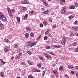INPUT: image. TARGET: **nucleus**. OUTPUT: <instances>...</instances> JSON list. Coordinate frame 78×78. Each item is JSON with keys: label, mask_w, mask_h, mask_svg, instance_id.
<instances>
[{"label": "nucleus", "mask_w": 78, "mask_h": 78, "mask_svg": "<svg viewBox=\"0 0 78 78\" xmlns=\"http://www.w3.org/2000/svg\"><path fill=\"white\" fill-rule=\"evenodd\" d=\"M8 11L10 17L12 18V17H13L12 13L14 12V11H15V10H14V9H12V10L10 8H8Z\"/></svg>", "instance_id": "nucleus-1"}, {"label": "nucleus", "mask_w": 78, "mask_h": 78, "mask_svg": "<svg viewBox=\"0 0 78 78\" xmlns=\"http://www.w3.org/2000/svg\"><path fill=\"white\" fill-rule=\"evenodd\" d=\"M0 18L1 20L4 22H6L7 20V19L3 15V14L2 12H0Z\"/></svg>", "instance_id": "nucleus-2"}, {"label": "nucleus", "mask_w": 78, "mask_h": 78, "mask_svg": "<svg viewBox=\"0 0 78 78\" xmlns=\"http://www.w3.org/2000/svg\"><path fill=\"white\" fill-rule=\"evenodd\" d=\"M61 44L62 45H65V44H66V38L63 37L62 41Z\"/></svg>", "instance_id": "nucleus-3"}, {"label": "nucleus", "mask_w": 78, "mask_h": 78, "mask_svg": "<svg viewBox=\"0 0 78 78\" xmlns=\"http://www.w3.org/2000/svg\"><path fill=\"white\" fill-rule=\"evenodd\" d=\"M66 11V7H63L62 9L61 12L62 14H64L65 12Z\"/></svg>", "instance_id": "nucleus-4"}, {"label": "nucleus", "mask_w": 78, "mask_h": 78, "mask_svg": "<svg viewBox=\"0 0 78 78\" xmlns=\"http://www.w3.org/2000/svg\"><path fill=\"white\" fill-rule=\"evenodd\" d=\"M30 3L29 1L24 0L21 2L22 4H28Z\"/></svg>", "instance_id": "nucleus-5"}, {"label": "nucleus", "mask_w": 78, "mask_h": 78, "mask_svg": "<svg viewBox=\"0 0 78 78\" xmlns=\"http://www.w3.org/2000/svg\"><path fill=\"white\" fill-rule=\"evenodd\" d=\"M33 72H39L41 71V70L38 69L34 68L33 69Z\"/></svg>", "instance_id": "nucleus-6"}, {"label": "nucleus", "mask_w": 78, "mask_h": 78, "mask_svg": "<svg viewBox=\"0 0 78 78\" xmlns=\"http://www.w3.org/2000/svg\"><path fill=\"white\" fill-rule=\"evenodd\" d=\"M53 47L54 48H60L61 45L59 44L54 45H53Z\"/></svg>", "instance_id": "nucleus-7"}, {"label": "nucleus", "mask_w": 78, "mask_h": 78, "mask_svg": "<svg viewBox=\"0 0 78 78\" xmlns=\"http://www.w3.org/2000/svg\"><path fill=\"white\" fill-rule=\"evenodd\" d=\"M52 72H53V73H54L56 76H58V72H57V71H56V70H53V72H52Z\"/></svg>", "instance_id": "nucleus-8"}, {"label": "nucleus", "mask_w": 78, "mask_h": 78, "mask_svg": "<svg viewBox=\"0 0 78 78\" xmlns=\"http://www.w3.org/2000/svg\"><path fill=\"white\" fill-rule=\"evenodd\" d=\"M46 58H47L48 59H52V57L49 55H46Z\"/></svg>", "instance_id": "nucleus-9"}, {"label": "nucleus", "mask_w": 78, "mask_h": 78, "mask_svg": "<svg viewBox=\"0 0 78 78\" xmlns=\"http://www.w3.org/2000/svg\"><path fill=\"white\" fill-rule=\"evenodd\" d=\"M9 50V48L8 47H6V48H5L4 49V51L5 52H8Z\"/></svg>", "instance_id": "nucleus-10"}, {"label": "nucleus", "mask_w": 78, "mask_h": 78, "mask_svg": "<svg viewBox=\"0 0 78 78\" xmlns=\"http://www.w3.org/2000/svg\"><path fill=\"white\" fill-rule=\"evenodd\" d=\"M17 23H20V17H17Z\"/></svg>", "instance_id": "nucleus-11"}, {"label": "nucleus", "mask_w": 78, "mask_h": 78, "mask_svg": "<svg viewBox=\"0 0 78 78\" xmlns=\"http://www.w3.org/2000/svg\"><path fill=\"white\" fill-rule=\"evenodd\" d=\"M68 69H71L72 70L73 67V66L69 65L68 66Z\"/></svg>", "instance_id": "nucleus-12"}, {"label": "nucleus", "mask_w": 78, "mask_h": 78, "mask_svg": "<svg viewBox=\"0 0 78 78\" xmlns=\"http://www.w3.org/2000/svg\"><path fill=\"white\" fill-rule=\"evenodd\" d=\"M26 29L27 31H30L31 30V28L30 27H26Z\"/></svg>", "instance_id": "nucleus-13"}, {"label": "nucleus", "mask_w": 78, "mask_h": 78, "mask_svg": "<svg viewBox=\"0 0 78 78\" xmlns=\"http://www.w3.org/2000/svg\"><path fill=\"white\" fill-rule=\"evenodd\" d=\"M36 44V42L33 43H31V45H30V47H33V46H34V45H35Z\"/></svg>", "instance_id": "nucleus-14"}, {"label": "nucleus", "mask_w": 78, "mask_h": 78, "mask_svg": "<svg viewBox=\"0 0 78 78\" xmlns=\"http://www.w3.org/2000/svg\"><path fill=\"white\" fill-rule=\"evenodd\" d=\"M4 41L6 42V43H8V44L9 43V41L7 39H4Z\"/></svg>", "instance_id": "nucleus-15"}, {"label": "nucleus", "mask_w": 78, "mask_h": 78, "mask_svg": "<svg viewBox=\"0 0 78 78\" xmlns=\"http://www.w3.org/2000/svg\"><path fill=\"white\" fill-rule=\"evenodd\" d=\"M0 76H2V77H4L5 76V75H4V73H3L1 72L0 73Z\"/></svg>", "instance_id": "nucleus-16"}, {"label": "nucleus", "mask_w": 78, "mask_h": 78, "mask_svg": "<svg viewBox=\"0 0 78 78\" xmlns=\"http://www.w3.org/2000/svg\"><path fill=\"white\" fill-rule=\"evenodd\" d=\"M64 3H65V0H61L60 4H61V5H64Z\"/></svg>", "instance_id": "nucleus-17"}, {"label": "nucleus", "mask_w": 78, "mask_h": 78, "mask_svg": "<svg viewBox=\"0 0 78 78\" xmlns=\"http://www.w3.org/2000/svg\"><path fill=\"white\" fill-rule=\"evenodd\" d=\"M27 62L29 65H32V62L30 60H28Z\"/></svg>", "instance_id": "nucleus-18"}, {"label": "nucleus", "mask_w": 78, "mask_h": 78, "mask_svg": "<svg viewBox=\"0 0 78 78\" xmlns=\"http://www.w3.org/2000/svg\"><path fill=\"white\" fill-rule=\"evenodd\" d=\"M46 48V49H50V48H51L48 45L45 46Z\"/></svg>", "instance_id": "nucleus-19"}, {"label": "nucleus", "mask_w": 78, "mask_h": 78, "mask_svg": "<svg viewBox=\"0 0 78 78\" xmlns=\"http://www.w3.org/2000/svg\"><path fill=\"white\" fill-rule=\"evenodd\" d=\"M34 33L31 32L30 33V36L31 37H34Z\"/></svg>", "instance_id": "nucleus-20"}, {"label": "nucleus", "mask_w": 78, "mask_h": 78, "mask_svg": "<svg viewBox=\"0 0 78 78\" xmlns=\"http://www.w3.org/2000/svg\"><path fill=\"white\" fill-rule=\"evenodd\" d=\"M75 17V15H72L71 16H69V19H72L73 17Z\"/></svg>", "instance_id": "nucleus-21"}, {"label": "nucleus", "mask_w": 78, "mask_h": 78, "mask_svg": "<svg viewBox=\"0 0 78 78\" xmlns=\"http://www.w3.org/2000/svg\"><path fill=\"white\" fill-rule=\"evenodd\" d=\"M25 36L26 38H28V34L27 33L26 34H25Z\"/></svg>", "instance_id": "nucleus-22"}, {"label": "nucleus", "mask_w": 78, "mask_h": 78, "mask_svg": "<svg viewBox=\"0 0 78 78\" xmlns=\"http://www.w3.org/2000/svg\"><path fill=\"white\" fill-rule=\"evenodd\" d=\"M28 16V14H26V15H25L24 18V19H27V18Z\"/></svg>", "instance_id": "nucleus-23"}, {"label": "nucleus", "mask_w": 78, "mask_h": 78, "mask_svg": "<svg viewBox=\"0 0 78 78\" xmlns=\"http://www.w3.org/2000/svg\"><path fill=\"white\" fill-rule=\"evenodd\" d=\"M43 3L44 5H45L46 6H48V3H46L45 2H43Z\"/></svg>", "instance_id": "nucleus-24"}, {"label": "nucleus", "mask_w": 78, "mask_h": 78, "mask_svg": "<svg viewBox=\"0 0 78 78\" xmlns=\"http://www.w3.org/2000/svg\"><path fill=\"white\" fill-rule=\"evenodd\" d=\"M75 6H70V8L71 9H75Z\"/></svg>", "instance_id": "nucleus-25"}, {"label": "nucleus", "mask_w": 78, "mask_h": 78, "mask_svg": "<svg viewBox=\"0 0 78 78\" xmlns=\"http://www.w3.org/2000/svg\"><path fill=\"white\" fill-rule=\"evenodd\" d=\"M63 68L62 66L60 67L59 68V70H63Z\"/></svg>", "instance_id": "nucleus-26"}, {"label": "nucleus", "mask_w": 78, "mask_h": 78, "mask_svg": "<svg viewBox=\"0 0 78 78\" xmlns=\"http://www.w3.org/2000/svg\"><path fill=\"white\" fill-rule=\"evenodd\" d=\"M74 30L75 31L78 30V27H75Z\"/></svg>", "instance_id": "nucleus-27"}, {"label": "nucleus", "mask_w": 78, "mask_h": 78, "mask_svg": "<svg viewBox=\"0 0 78 78\" xmlns=\"http://www.w3.org/2000/svg\"><path fill=\"white\" fill-rule=\"evenodd\" d=\"M43 24L45 25V26H47V22L46 21H44L43 22Z\"/></svg>", "instance_id": "nucleus-28"}, {"label": "nucleus", "mask_w": 78, "mask_h": 78, "mask_svg": "<svg viewBox=\"0 0 78 78\" xmlns=\"http://www.w3.org/2000/svg\"><path fill=\"white\" fill-rule=\"evenodd\" d=\"M0 27H2V28H4L3 24H2V23H0Z\"/></svg>", "instance_id": "nucleus-29"}, {"label": "nucleus", "mask_w": 78, "mask_h": 78, "mask_svg": "<svg viewBox=\"0 0 78 78\" xmlns=\"http://www.w3.org/2000/svg\"><path fill=\"white\" fill-rule=\"evenodd\" d=\"M48 38V37H47V36H46L44 38V41H46V40Z\"/></svg>", "instance_id": "nucleus-30"}, {"label": "nucleus", "mask_w": 78, "mask_h": 78, "mask_svg": "<svg viewBox=\"0 0 78 78\" xmlns=\"http://www.w3.org/2000/svg\"><path fill=\"white\" fill-rule=\"evenodd\" d=\"M41 37H42V36L40 35L38 37V38L37 39H38V40H39V39H41Z\"/></svg>", "instance_id": "nucleus-31"}, {"label": "nucleus", "mask_w": 78, "mask_h": 78, "mask_svg": "<svg viewBox=\"0 0 78 78\" xmlns=\"http://www.w3.org/2000/svg\"><path fill=\"white\" fill-rule=\"evenodd\" d=\"M21 64L22 66H25V63L24 62H21Z\"/></svg>", "instance_id": "nucleus-32"}, {"label": "nucleus", "mask_w": 78, "mask_h": 78, "mask_svg": "<svg viewBox=\"0 0 78 78\" xmlns=\"http://www.w3.org/2000/svg\"><path fill=\"white\" fill-rule=\"evenodd\" d=\"M30 13H31V14H33V12L34 13V11L32 10L29 11Z\"/></svg>", "instance_id": "nucleus-33"}, {"label": "nucleus", "mask_w": 78, "mask_h": 78, "mask_svg": "<svg viewBox=\"0 0 78 78\" xmlns=\"http://www.w3.org/2000/svg\"><path fill=\"white\" fill-rule=\"evenodd\" d=\"M49 53H50V54H51V55H55V54L53 52H49Z\"/></svg>", "instance_id": "nucleus-34"}, {"label": "nucleus", "mask_w": 78, "mask_h": 78, "mask_svg": "<svg viewBox=\"0 0 78 78\" xmlns=\"http://www.w3.org/2000/svg\"><path fill=\"white\" fill-rule=\"evenodd\" d=\"M74 3L75 5L76 6V7H78V4H77V3H76V2H75Z\"/></svg>", "instance_id": "nucleus-35"}, {"label": "nucleus", "mask_w": 78, "mask_h": 78, "mask_svg": "<svg viewBox=\"0 0 78 78\" xmlns=\"http://www.w3.org/2000/svg\"><path fill=\"white\" fill-rule=\"evenodd\" d=\"M31 42H28V43H27V45L28 46H29V45H30H30H31Z\"/></svg>", "instance_id": "nucleus-36"}, {"label": "nucleus", "mask_w": 78, "mask_h": 78, "mask_svg": "<svg viewBox=\"0 0 78 78\" xmlns=\"http://www.w3.org/2000/svg\"><path fill=\"white\" fill-rule=\"evenodd\" d=\"M45 71H44L43 72V73H42V76H44V75H45Z\"/></svg>", "instance_id": "nucleus-37"}, {"label": "nucleus", "mask_w": 78, "mask_h": 78, "mask_svg": "<svg viewBox=\"0 0 78 78\" xmlns=\"http://www.w3.org/2000/svg\"><path fill=\"white\" fill-rule=\"evenodd\" d=\"M70 36H74V34H73V33H71L70 34Z\"/></svg>", "instance_id": "nucleus-38"}, {"label": "nucleus", "mask_w": 78, "mask_h": 78, "mask_svg": "<svg viewBox=\"0 0 78 78\" xmlns=\"http://www.w3.org/2000/svg\"><path fill=\"white\" fill-rule=\"evenodd\" d=\"M28 78H33V76H31V75H29L28 76Z\"/></svg>", "instance_id": "nucleus-39"}, {"label": "nucleus", "mask_w": 78, "mask_h": 78, "mask_svg": "<svg viewBox=\"0 0 78 78\" xmlns=\"http://www.w3.org/2000/svg\"><path fill=\"white\" fill-rule=\"evenodd\" d=\"M27 53L29 55H31L32 53L31 51H27Z\"/></svg>", "instance_id": "nucleus-40"}, {"label": "nucleus", "mask_w": 78, "mask_h": 78, "mask_svg": "<svg viewBox=\"0 0 78 78\" xmlns=\"http://www.w3.org/2000/svg\"><path fill=\"white\" fill-rule=\"evenodd\" d=\"M18 47V46L16 45V44H15V45H14V48H17Z\"/></svg>", "instance_id": "nucleus-41"}, {"label": "nucleus", "mask_w": 78, "mask_h": 78, "mask_svg": "<svg viewBox=\"0 0 78 78\" xmlns=\"http://www.w3.org/2000/svg\"><path fill=\"white\" fill-rule=\"evenodd\" d=\"M22 9L23 10V11H24V10H25L26 9V7H23V8H22Z\"/></svg>", "instance_id": "nucleus-42"}, {"label": "nucleus", "mask_w": 78, "mask_h": 78, "mask_svg": "<svg viewBox=\"0 0 78 78\" xmlns=\"http://www.w3.org/2000/svg\"><path fill=\"white\" fill-rule=\"evenodd\" d=\"M39 58L40 59H41V60H44V58H42L41 57H39Z\"/></svg>", "instance_id": "nucleus-43"}, {"label": "nucleus", "mask_w": 78, "mask_h": 78, "mask_svg": "<svg viewBox=\"0 0 78 78\" xmlns=\"http://www.w3.org/2000/svg\"><path fill=\"white\" fill-rule=\"evenodd\" d=\"M73 46H76V43L74 42V43L73 44Z\"/></svg>", "instance_id": "nucleus-44"}, {"label": "nucleus", "mask_w": 78, "mask_h": 78, "mask_svg": "<svg viewBox=\"0 0 78 78\" xmlns=\"http://www.w3.org/2000/svg\"><path fill=\"white\" fill-rule=\"evenodd\" d=\"M48 36H49V37H51L52 39L53 38L52 37V36H51V34H48Z\"/></svg>", "instance_id": "nucleus-45"}, {"label": "nucleus", "mask_w": 78, "mask_h": 78, "mask_svg": "<svg viewBox=\"0 0 78 78\" xmlns=\"http://www.w3.org/2000/svg\"><path fill=\"white\" fill-rule=\"evenodd\" d=\"M9 75H10V76H13V73H10L9 74Z\"/></svg>", "instance_id": "nucleus-46"}, {"label": "nucleus", "mask_w": 78, "mask_h": 78, "mask_svg": "<svg viewBox=\"0 0 78 78\" xmlns=\"http://www.w3.org/2000/svg\"><path fill=\"white\" fill-rule=\"evenodd\" d=\"M48 31L47 30V31H46L45 33V34H48Z\"/></svg>", "instance_id": "nucleus-47"}, {"label": "nucleus", "mask_w": 78, "mask_h": 78, "mask_svg": "<svg viewBox=\"0 0 78 78\" xmlns=\"http://www.w3.org/2000/svg\"><path fill=\"white\" fill-rule=\"evenodd\" d=\"M77 22H78V21H75V22H74V24H77Z\"/></svg>", "instance_id": "nucleus-48"}, {"label": "nucleus", "mask_w": 78, "mask_h": 78, "mask_svg": "<svg viewBox=\"0 0 78 78\" xmlns=\"http://www.w3.org/2000/svg\"><path fill=\"white\" fill-rule=\"evenodd\" d=\"M38 67L40 68L41 67V65L40 64H39L38 66Z\"/></svg>", "instance_id": "nucleus-49"}, {"label": "nucleus", "mask_w": 78, "mask_h": 78, "mask_svg": "<svg viewBox=\"0 0 78 78\" xmlns=\"http://www.w3.org/2000/svg\"><path fill=\"white\" fill-rule=\"evenodd\" d=\"M19 55H20V56H22L23 55L22 53H20Z\"/></svg>", "instance_id": "nucleus-50"}, {"label": "nucleus", "mask_w": 78, "mask_h": 78, "mask_svg": "<svg viewBox=\"0 0 78 78\" xmlns=\"http://www.w3.org/2000/svg\"><path fill=\"white\" fill-rule=\"evenodd\" d=\"M40 27H43V24L42 23L40 25Z\"/></svg>", "instance_id": "nucleus-51"}, {"label": "nucleus", "mask_w": 78, "mask_h": 78, "mask_svg": "<svg viewBox=\"0 0 78 78\" xmlns=\"http://www.w3.org/2000/svg\"><path fill=\"white\" fill-rule=\"evenodd\" d=\"M2 63L3 64V65L5 64V63H6V62H4V61H3V62H2Z\"/></svg>", "instance_id": "nucleus-52"}, {"label": "nucleus", "mask_w": 78, "mask_h": 78, "mask_svg": "<svg viewBox=\"0 0 78 78\" xmlns=\"http://www.w3.org/2000/svg\"><path fill=\"white\" fill-rule=\"evenodd\" d=\"M75 51H76V52H78V48H76L75 50Z\"/></svg>", "instance_id": "nucleus-53"}, {"label": "nucleus", "mask_w": 78, "mask_h": 78, "mask_svg": "<svg viewBox=\"0 0 78 78\" xmlns=\"http://www.w3.org/2000/svg\"><path fill=\"white\" fill-rule=\"evenodd\" d=\"M47 44H50L51 42V41H47Z\"/></svg>", "instance_id": "nucleus-54"}, {"label": "nucleus", "mask_w": 78, "mask_h": 78, "mask_svg": "<svg viewBox=\"0 0 78 78\" xmlns=\"http://www.w3.org/2000/svg\"><path fill=\"white\" fill-rule=\"evenodd\" d=\"M49 20L50 22H52V20H51V19L50 18Z\"/></svg>", "instance_id": "nucleus-55"}, {"label": "nucleus", "mask_w": 78, "mask_h": 78, "mask_svg": "<svg viewBox=\"0 0 78 78\" xmlns=\"http://www.w3.org/2000/svg\"><path fill=\"white\" fill-rule=\"evenodd\" d=\"M71 72L72 74H73L74 73V71H71Z\"/></svg>", "instance_id": "nucleus-56"}, {"label": "nucleus", "mask_w": 78, "mask_h": 78, "mask_svg": "<svg viewBox=\"0 0 78 78\" xmlns=\"http://www.w3.org/2000/svg\"><path fill=\"white\" fill-rule=\"evenodd\" d=\"M53 28H55L56 27V25H54L53 27Z\"/></svg>", "instance_id": "nucleus-57"}, {"label": "nucleus", "mask_w": 78, "mask_h": 78, "mask_svg": "<svg viewBox=\"0 0 78 78\" xmlns=\"http://www.w3.org/2000/svg\"><path fill=\"white\" fill-rule=\"evenodd\" d=\"M75 68L76 69H77V70H78V66H75Z\"/></svg>", "instance_id": "nucleus-58"}, {"label": "nucleus", "mask_w": 78, "mask_h": 78, "mask_svg": "<svg viewBox=\"0 0 78 78\" xmlns=\"http://www.w3.org/2000/svg\"><path fill=\"white\" fill-rule=\"evenodd\" d=\"M3 61V59H0V61H1V62H2Z\"/></svg>", "instance_id": "nucleus-59"}, {"label": "nucleus", "mask_w": 78, "mask_h": 78, "mask_svg": "<svg viewBox=\"0 0 78 78\" xmlns=\"http://www.w3.org/2000/svg\"><path fill=\"white\" fill-rule=\"evenodd\" d=\"M76 77H78V73H76Z\"/></svg>", "instance_id": "nucleus-60"}, {"label": "nucleus", "mask_w": 78, "mask_h": 78, "mask_svg": "<svg viewBox=\"0 0 78 78\" xmlns=\"http://www.w3.org/2000/svg\"><path fill=\"white\" fill-rule=\"evenodd\" d=\"M45 12H46V14H47V12H48V10H47L46 11H45Z\"/></svg>", "instance_id": "nucleus-61"}, {"label": "nucleus", "mask_w": 78, "mask_h": 78, "mask_svg": "<svg viewBox=\"0 0 78 78\" xmlns=\"http://www.w3.org/2000/svg\"><path fill=\"white\" fill-rule=\"evenodd\" d=\"M76 35L77 36H78V34H76Z\"/></svg>", "instance_id": "nucleus-62"}, {"label": "nucleus", "mask_w": 78, "mask_h": 78, "mask_svg": "<svg viewBox=\"0 0 78 78\" xmlns=\"http://www.w3.org/2000/svg\"><path fill=\"white\" fill-rule=\"evenodd\" d=\"M43 13H44V14H46V12H43Z\"/></svg>", "instance_id": "nucleus-63"}, {"label": "nucleus", "mask_w": 78, "mask_h": 78, "mask_svg": "<svg viewBox=\"0 0 78 78\" xmlns=\"http://www.w3.org/2000/svg\"><path fill=\"white\" fill-rule=\"evenodd\" d=\"M16 78H20V76H18Z\"/></svg>", "instance_id": "nucleus-64"}]
</instances>
